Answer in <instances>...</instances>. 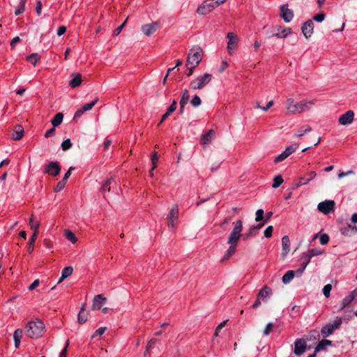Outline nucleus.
Listing matches in <instances>:
<instances>
[{
	"instance_id": "1",
	"label": "nucleus",
	"mask_w": 357,
	"mask_h": 357,
	"mask_svg": "<svg viewBox=\"0 0 357 357\" xmlns=\"http://www.w3.org/2000/svg\"><path fill=\"white\" fill-rule=\"evenodd\" d=\"M242 231L243 221L241 220H238L234 222V226L229 236L227 243L229 245V247L225 252L222 259V261L227 260L235 253L238 242L241 238Z\"/></svg>"
},
{
	"instance_id": "2",
	"label": "nucleus",
	"mask_w": 357,
	"mask_h": 357,
	"mask_svg": "<svg viewBox=\"0 0 357 357\" xmlns=\"http://www.w3.org/2000/svg\"><path fill=\"white\" fill-rule=\"evenodd\" d=\"M45 326L40 319L28 321L24 326L25 335L31 339H38L45 333Z\"/></svg>"
},
{
	"instance_id": "3",
	"label": "nucleus",
	"mask_w": 357,
	"mask_h": 357,
	"mask_svg": "<svg viewBox=\"0 0 357 357\" xmlns=\"http://www.w3.org/2000/svg\"><path fill=\"white\" fill-rule=\"evenodd\" d=\"M314 104V100H303L296 102L292 98H289L287 99L285 106L289 114H295L309 110Z\"/></svg>"
},
{
	"instance_id": "4",
	"label": "nucleus",
	"mask_w": 357,
	"mask_h": 357,
	"mask_svg": "<svg viewBox=\"0 0 357 357\" xmlns=\"http://www.w3.org/2000/svg\"><path fill=\"white\" fill-rule=\"evenodd\" d=\"M202 50L199 47H192L188 53L186 67L190 70L188 76L192 75V70L199 65L202 60Z\"/></svg>"
},
{
	"instance_id": "5",
	"label": "nucleus",
	"mask_w": 357,
	"mask_h": 357,
	"mask_svg": "<svg viewBox=\"0 0 357 357\" xmlns=\"http://www.w3.org/2000/svg\"><path fill=\"white\" fill-rule=\"evenodd\" d=\"M212 75L209 73L197 77L190 82V87L194 90L202 89L206 86L211 80Z\"/></svg>"
},
{
	"instance_id": "6",
	"label": "nucleus",
	"mask_w": 357,
	"mask_h": 357,
	"mask_svg": "<svg viewBox=\"0 0 357 357\" xmlns=\"http://www.w3.org/2000/svg\"><path fill=\"white\" fill-rule=\"evenodd\" d=\"M342 323V318L337 317L333 323H328L324 326L321 330V334L323 337H327L333 334V332L340 326Z\"/></svg>"
},
{
	"instance_id": "7",
	"label": "nucleus",
	"mask_w": 357,
	"mask_h": 357,
	"mask_svg": "<svg viewBox=\"0 0 357 357\" xmlns=\"http://www.w3.org/2000/svg\"><path fill=\"white\" fill-rule=\"evenodd\" d=\"M226 0L208 1L204 2L197 10L199 15H206L211 12L215 7L223 3Z\"/></svg>"
},
{
	"instance_id": "8",
	"label": "nucleus",
	"mask_w": 357,
	"mask_h": 357,
	"mask_svg": "<svg viewBox=\"0 0 357 357\" xmlns=\"http://www.w3.org/2000/svg\"><path fill=\"white\" fill-rule=\"evenodd\" d=\"M29 225L31 229L33 230V235H31V237L30 238L29 241L28 252L29 253H32L33 251V245L38 234L40 222L38 221H35L32 215L29 218Z\"/></svg>"
},
{
	"instance_id": "9",
	"label": "nucleus",
	"mask_w": 357,
	"mask_h": 357,
	"mask_svg": "<svg viewBox=\"0 0 357 357\" xmlns=\"http://www.w3.org/2000/svg\"><path fill=\"white\" fill-rule=\"evenodd\" d=\"M335 203L333 200H325L318 204L317 209L324 214H329L335 211Z\"/></svg>"
},
{
	"instance_id": "10",
	"label": "nucleus",
	"mask_w": 357,
	"mask_h": 357,
	"mask_svg": "<svg viewBox=\"0 0 357 357\" xmlns=\"http://www.w3.org/2000/svg\"><path fill=\"white\" fill-rule=\"evenodd\" d=\"M298 148V144H294L286 148V149L281 153L280 155L276 156L274 159V162L275 163H278L284 160L287 158H288L291 154L294 153L297 149Z\"/></svg>"
},
{
	"instance_id": "11",
	"label": "nucleus",
	"mask_w": 357,
	"mask_h": 357,
	"mask_svg": "<svg viewBox=\"0 0 357 357\" xmlns=\"http://www.w3.org/2000/svg\"><path fill=\"white\" fill-rule=\"evenodd\" d=\"M306 341L303 338L296 339L294 342V353L296 356H301L306 350Z\"/></svg>"
},
{
	"instance_id": "12",
	"label": "nucleus",
	"mask_w": 357,
	"mask_h": 357,
	"mask_svg": "<svg viewBox=\"0 0 357 357\" xmlns=\"http://www.w3.org/2000/svg\"><path fill=\"white\" fill-rule=\"evenodd\" d=\"M280 16L285 22H289L294 17V13L288 8L287 4H283L280 6Z\"/></svg>"
},
{
	"instance_id": "13",
	"label": "nucleus",
	"mask_w": 357,
	"mask_h": 357,
	"mask_svg": "<svg viewBox=\"0 0 357 357\" xmlns=\"http://www.w3.org/2000/svg\"><path fill=\"white\" fill-rule=\"evenodd\" d=\"M61 172V167L57 162H50L45 169V172L50 175L56 176Z\"/></svg>"
},
{
	"instance_id": "14",
	"label": "nucleus",
	"mask_w": 357,
	"mask_h": 357,
	"mask_svg": "<svg viewBox=\"0 0 357 357\" xmlns=\"http://www.w3.org/2000/svg\"><path fill=\"white\" fill-rule=\"evenodd\" d=\"M229 39L227 43V50L229 54H232V51L236 49L238 38L233 32H229L227 35Z\"/></svg>"
},
{
	"instance_id": "15",
	"label": "nucleus",
	"mask_w": 357,
	"mask_h": 357,
	"mask_svg": "<svg viewBox=\"0 0 357 357\" xmlns=\"http://www.w3.org/2000/svg\"><path fill=\"white\" fill-rule=\"evenodd\" d=\"M354 118V113L351 110H349L339 118V123L341 125L347 126L352 123Z\"/></svg>"
},
{
	"instance_id": "16",
	"label": "nucleus",
	"mask_w": 357,
	"mask_h": 357,
	"mask_svg": "<svg viewBox=\"0 0 357 357\" xmlns=\"http://www.w3.org/2000/svg\"><path fill=\"white\" fill-rule=\"evenodd\" d=\"M178 209L176 206H174L168 215V227L173 228L178 219Z\"/></svg>"
},
{
	"instance_id": "17",
	"label": "nucleus",
	"mask_w": 357,
	"mask_h": 357,
	"mask_svg": "<svg viewBox=\"0 0 357 357\" xmlns=\"http://www.w3.org/2000/svg\"><path fill=\"white\" fill-rule=\"evenodd\" d=\"M313 29H314V23L310 20L304 22L301 27L302 32H303V35L305 36V38H307L312 35V33L313 32Z\"/></svg>"
},
{
	"instance_id": "18",
	"label": "nucleus",
	"mask_w": 357,
	"mask_h": 357,
	"mask_svg": "<svg viewBox=\"0 0 357 357\" xmlns=\"http://www.w3.org/2000/svg\"><path fill=\"white\" fill-rule=\"evenodd\" d=\"M158 26V24L157 22L145 24L142 26V31L144 35L149 36L156 31Z\"/></svg>"
},
{
	"instance_id": "19",
	"label": "nucleus",
	"mask_w": 357,
	"mask_h": 357,
	"mask_svg": "<svg viewBox=\"0 0 357 357\" xmlns=\"http://www.w3.org/2000/svg\"><path fill=\"white\" fill-rule=\"evenodd\" d=\"M107 298L102 294L96 295L93 301L92 310H96L100 309L101 306L105 303Z\"/></svg>"
},
{
	"instance_id": "20",
	"label": "nucleus",
	"mask_w": 357,
	"mask_h": 357,
	"mask_svg": "<svg viewBox=\"0 0 357 357\" xmlns=\"http://www.w3.org/2000/svg\"><path fill=\"white\" fill-rule=\"evenodd\" d=\"M282 255L285 257L290 251V240L288 236L282 238Z\"/></svg>"
},
{
	"instance_id": "21",
	"label": "nucleus",
	"mask_w": 357,
	"mask_h": 357,
	"mask_svg": "<svg viewBox=\"0 0 357 357\" xmlns=\"http://www.w3.org/2000/svg\"><path fill=\"white\" fill-rule=\"evenodd\" d=\"M176 101L174 100L171 105L168 107L167 112L162 115L160 124L165 121L168 116L176 110Z\"/></svg>"
},
{
	"instance_id": "22",
	"label": "nucleus",
	"mask_w": 357,
	"mask_h": 357,
	"mask_svg": "<svg viewBox=\"0 0 357 357\" xmlns=\"http://www.w3.org/2000/svg\"><path fill=\"white\" fill-rule=\"evenodd\" d=\"M333 344L331 340H322L320 341L318 344L314 348L315 353L323 351L326 349L327 346H331Z\"/></svg>"
},
{
	"instance_id": "23",
	"label": "nucleus",
	"mask_w": 357,
	"mask_h": 357,
	"mask_svg": "<svg viewBox=\"0 0 357 357\" xmlns=\"http://www.w3.org/2000/svg\"><path fill=\"white\" fill-rule=\"evenodd\" d=\"M272 294V290L270 287L267 286H264L259 292L258 295L259 298L262 299L268 298Z\"/></svg>"
},
{
	"instance_id": "24",
	"label": "nucleus",
	"mask_w": 357,
	"mask_h": 357,
	"mask_svg": "<svg viewBox=\"0 0 357 357\" xmlns=\"http://www.w3.org/2000/svg\"><path fill=\"white\" fill-rule=\"evenodd\" d=\"M82 82L81 74H76L74 77L69 82V85L72 88H75L81 84Z\"/></svg>"
},
{
	"instance_id": "25",
	"label": "nucleus",
	"mask_w": 357,
	"mask_h": 357,
	"mask_svg": "<svg viewBox=\"0 0 357 357\" xmlns=\"http://www.w3.org/2000/svg\"><path fill=\"white\" fill-rule=\"evenodd\" d=\"M324 252V250L319 248H312L308 250V260L310 262L311 259L313 257L319 256Z\"/></svg>"
},
{
	"instance_id": "26",
	"label": "nucleus",
	"mask_w": 357,
	"mask_h": 357,
	"mask_svg": "<svg viewBox=\"0 0 357 357\" xmlns=\"http://www.w3.org/2000/svg\"><path fill=\"white\" fill-rule=\"evenodd\" d=\"M295 273L294 271H288L282 278V281L284 284L289 283L294 278Z\"/></svg>"
},
{
	"instance_id": "27",
	"label": "nucleus",
	"mask_w": 357,
	"mask_h": 357,
	"mask_svg": "<svg viewBox=\"0 0 357 357\" xmlns=\"http://www.w3.org/2000/svg\"><path fill=\"white\" fill-rule=\"evenodd\" d=\"M16 128L12 137L15 140H20L24 135V129L21 126H17Z\"/></svg>"
},
{
	"instance_id": "28",
	"label": "nucleus",
	"mask_w": 357,
	"mask_h": 357,
	"mask_svg": "<svg viewBox=\"0 0 357 357\" xmlns=\"http://www.w3.org/2000/svg\"><path fill=\"white\" fill-rule=\"evenodd\" d=\"M190 98V93L189 91L187 89H185L183 92L182 97L180 100V106L181 107H185V106L187 105L188 100Z\"/></svg>"
},
{
	"instance_id": "29",
	"label": "nucleus",
	"mask_w": 357,
	"mask_h": 357,
	"mask_svg": "<svg viewBox=\"0 0 357 357\" xmlns=\"http://www.w3.org/2000/svg\"><path fill=\"white\" fill-rule=\"evenodd\" d=\"M344 234H352L357 232V227L351 224H348L346 227L342 229Z\"/></svg>"
},
{
	"instance_id": "30",
	"label": "nucleus",
	"mask_w": 357,
	"mask_h": 357,
	"mask_svg": "<svg viewBox=\"0 0 357 357\" xmlns=\"http://www.w3.org/2000/svg\"><path fill=\"white\" fill-rule=\"evenodd\" d=\"M63 119V114L60 112L57 113L51 121L53 127L59 126L62 123Z\"/></svg>"
},
{
	"instance_id": "31",
	"label": "nucleus",
	"mask_w": 357,
	"mask_h": 357,
	"mask_svg": "<svg viewBox=\"0 0 357 357\" xmlns=\"http://www.w3.org/2000/svg\"><path fill=\"white\" fill-rule=\"evenodd\" d=\"M354 299L355 298L354 297L353 295H351V293L349 294V295L344 297L342 301V307L340 309V311L342 310L344 307L348 306Z\"/></svg>"
},
{
	"instance_id": "32",
	"label": "nucleus",
	"mask_w": 357,
	"mask_h": 357,
	"mask_svg": "<svg viewBox=\"0 0 357 357\" xmlns=\"http://www.w3.org/2000/svg\"><path fill=\"white\" fill-rule=\"evenodd\" d=\"M257 231L252 226L243 235L241 234L243 241L249 239L250 237L255 236L257 234Z\"/></svg>"
},
{
	"instance_id": "33",
	"label": "nucleus",
	"mask_w": 357,
	"mask_h": 357,
	"mask_svg": "<svg viewBox=\"0 0 357 357\" xmlns=\"http://www.w3.org/2000/svg\"><path fill=\"white\" fill-rule=\"evenodd\" d=\"M291 33V29L290 28H285L281 32H278L273 34V36L278 38H286Z\"/></svg>"
},
{
	"instance_id": "34",
	"label": "nucleus",
	"mask_w": 357,
	"mask_h": 357,
	"mask_svg": "<svg viewBox=\"0 0 357 357\" xmlns=\"http://www.w3.org/2000/svg\"><path fill=\"white\" fill-rule=\"evenodd\" d=\"M215 135V132L213 130H208L202 137V143L206 144L209 143Z\"/></svg>"
},
{
	"instance_id": "35",
	"label": "nucleus",
	"mask_w": 357,
	"mask_h": 357,
	"mask_svg": "<svg viewBox=\"0 0 357 357\" xmlns=\"http://www.w3.org/2000/svg\"><path fill=\"white\" fill-rule=\"evenodd\" d=\"M65 236L72 243H75L77 241V238L75 234L70 230H65Z\"/></svg>"
},
{
	"instance_id": "36",
	"label": "nucleus",
	"mask_w": 357,
	"mask_h": 357,
	"mask_svg": "<svg viewBox=\"0 0 357 357\" xmlns=\"http://www.w3.org/2000/svg\"><path fill=\"white\" fill-rule=\"evenodd\" d=\"M26 0H20L18 8L15 10L16 15H21L25 10Z\"/></svg>"
},
{
	"instance_id": "37",
	"label": "nucleus",
	"mask_w": 357,
	"mask_h": 357,
	"mask_svg": "<svg viewBox=\"0 0 357 357\" xmlns=\"http://www.w3.org/2000/svg\"><path fill=\"white\" fill-rule=\"evenodd\" d=\"M308 178L305 181L304 183H301V181H298L296 186L300 187L303 185L308 183L311 180L316 177L317 174L314 172H310L307 174Z\"/></svg>"
},
{
	"instance_id": "38",
	"label": "nucleus",
	"mask_w": 357,
	"mask_h": 357,
	"mask_svg": "<svg viewBox=\"0 0 357 357\" xmlns=\"http://www.w3.org/2000/svg\"><path fill=\"white\" fill-rule=\"evenodd\" d=\"M40 59V56L37 53H33L27 57V61L36 66L38 61Z\"/></svg>"
},
{
	"instance_id": "39",
	"label": "nucleus",
	"mask_w": 357,
	"mask_h": 357,
	"mask_svg": "<svg viewBox=\"0 0 357 357\" xmlns=\"http://www.w3.org/2000/svg\"><path fill=\"white\" fill-rule=\"evenodd\" d=\"M284 180L280 175L275 176L273 179V183L272 185L273 188H278L282 183Z\"/></svg>"
},
{
	"instance_id": "40",
	"label": "nucleus",
	"mask_w": 357,
	"mask_h": 357,
	"mask_svg": "<svg viewBox=\"0 0 357 357\" xmlns=\"http://www.w3.org/2000/svg\"><path fill=\"white\" fill-rule=\"evenodd\" d=\"M86 320H87V318H86V315L85 314V310H84V308L83 306L78 314V321L79 324H84L86 321Z\"/></svg>"
},
{
	"instance_id": "41",
	"label": "nucleus",
	"mask_w": 357,
	"mask_h": 357,
	"mask_svg": "<svg viewBox=\"0 0 357 357\" xmlns=\"http://www.w3.org/2000/svg\"><path fill=\"white\" fill-rule=\"evenodd\" d=\"M114 182V179L112 178H108L105 183L102 185L101 191L105 192L106 191L109 192L110 190V185Z\"/></svg>"
},
{
	"instance_id": "42",
	"label": "nucleus",
	"mask_w": 357,
	"mask_h": 357,
	"mask_svg": "<svg viewBox=\"0 0 357 357\" xmlns=\"http://www.w3.org/2000/svg\"><path fill=\"white\" fill-rule=\"evenodd\" d=\"M73 268L72 266H67L64 268L61 272V275H63V278H67L70 276L73 273Z\"/></svg>"
},
{
	"instance_id": "43",
	"label": "nucleus",
	"mask_w": 357,
	"mask_h": 357,
	"mask_svg": "<svg viewBox=\"0 0 357 357\" xmlns=\"http://www.w3.org/2000/svg\"><path fill=\"white\" fill-rule=\"evenodd\" d=\"M309 264V260L307 261L306 262H303L301 266L294 271L295 275L298 277L301 276Z\"/></svg>"
},
{
	"instance_id": "44",
	"label": "nucleus",
	"mask_w": 357,
	"mask_h": 357,
	"mask_svg": "<svg viewBox=\"0 0 357 357\" xmlns=\"http://www.w3.org/2000/svg\"><path fill=\"white\" fill-rule=\"evenodd\" d=\"M312 130V128L310 126H307L306 128H301L300 130H298L296 134V137H302L305 134L310 132Z\"/></svg>"
},
{
	"instance_id": "45",
	"label": "nucleus",
	"mask_w": 357,
	"mask_h": 357,
	"mask_svg": "<svg viewBox=\"0 0 357 357\" xmlns=\"http://www.w3.org/2000/svg\"><path fill=\"white\" fill-rule=\"evenodd\" d=\"M98 101V98H96L93 101H92L90 103L85 104L82 108L85 112L91 110L93 106L96 104V102Z\"/></svg>"
},
{
	"instance_id": "46",
	"label": "nucleus",
	"mask_w": 357,
	"mask_h": 357,
	"mask_svg": "<svg viewBox=\"0 0 357 357\" xmlns=\"http://www.w3.org/2000/svg\"><path fill=\"white\" fill-rule=\"evenodd\" d=\"M190 103L193 107H199L202 104L201 98L197 95H195L190 100Z\"/></svg>"
},
{
	"instance_id": "47",
	"label": "nucleus",
	"mask_w": 357,
	"mask_h": 357,
	"mask_svg": "<svg viewBox=\"0 0 357 357\" xmlns=\"http://www.w3.org/2000/svg\"><path fill=\"white\" fill-rule=\"evenodd\" d=\"M331 289H332V285L330 284H326L324 287L322 291H323L324 295L326 298H328L330 296Z\"/></svg>"
},
{
	"instance_id": "48",
	"label": "nucleus",
	"mask_w": 357,
	"mask_h": 357,
	"mask_svg": "<svg viewBox=\"0 0 357 357\" xmlns=\"http://www.w3.org/2000/svg\"><path fill=\"white\" fill-rule=\"evenodd\" d=\"M158 158H159V156L158 155V153L154 151L151 156V162L153 165L152 170H154L155 169Z\"/></svg>"
},
{
	"instance_id": "49",
	"label": "nucleus",
	"mask_w": 357,
	"mask_h": 357,
	"mask_svg": "<svg viewBox=\"0 0 357 357\" xmlns=\"http://www.w3.org/2000/svg\"><path fill=\"white\" fill-rule=\"evenodd\" d=\"M227 322V320H225L222 322H221L215 328V333H214V337H218L219 335V333L222 330V328L226 325Z\"/></svg>"
},
{
	"instance_id": "50",
	"label": "nucleus",
	"mask_w": 357,
	"mask_h": 357,
	"mask_svg": "<svg viewBox=\"0 0 357 357\" xmlns=\"http://www.w3.org/2000/svg\"><path fill=\"white\" fill-rule=\"evenodd\" d=\"M72 146V143L70 139L64 140L61 144V148L63 151L69 149Z\"/></svg>"
},
{
	"instance_id": "51",
	"label": "nucleus",
	"mask_w": 357,
	"mask_h": 357,
	"mask_svg": "<svg viewBox=\"0 0 357 357\" xmlns=\"http://www.w3.org/2000/svg\"><path fill=\"white\" fill-rule=\"evenodd\" d=\"M264 218V210H263V209H261V208L258 209V210L256 211V218H255V220H256L257 222H260V221H261Z\"/></svg>"
},
{
	"instance_id": "52",
	"label": "nucleus",
	"mask_w": 357,
	"mask_h": 357,
	"mask_svg": "<svg viewBox=\"0 0 357 357\" xmlns=\"http://www.w3.org/2000/svg\"><path fill=\"white\" fill-rule=\"evenodd\" d=\"M273 328V323L269 322L268 324H267V325L266 326V327L263 331L264 335H265V336L268 335L270 334L271 331H272Z\"/></svg>"
},
{
	"instance_id": "53",
	"label": "nucleus",
	"mask_w": 357,
	"mask_h": 357,
	"mask_svg": "<svg viewBox=\"0 0 357 357\" xmlns=\"http://www.w3.org/2000/svg\"><path fill=\"white\" fill-rule=\"evenodd\" d=\"M106 330H107L106 327H100V328H99L92 335L91 339L95 338L97 335H102L105 332Z\"/></svg>"
},
{
	"instance_id": "54",
	"label": "nucleus",
	"mask_w": 357,
	"mask_h": 357,
	"mask_svg": "<svg viewBox=\"0 0 357 357\" xmlns=\"http://www.w3.org/2000/svg\"><path fill=\"white\" fill-rule=\"evenodd\" d=\"M319 241L321 245H326L329 241V236L326 234H323L319 237Z\"/></svg>"
},
{
	"instance_id": "55",
	"label": "nucleus",
	"mask_w": 357,
	"mask_h": 357,
	"mask_svg": "<svg viewBox=\"0 0 357 357\" xmlns=\"http://www.w3.org/2000/svg\"><path fill=\"white\" fill-rule=\"evenodd\" d=\"M66 183V181H64L63 179L57 183L56 188H54V191L56 192H60L61 190H63L64 188Z\"/></svg>"
},
{
	"instance_id": "56",
	"label": "nucleus",
	"mask_w": 357,
	"mask_h": 357,
	"mask_svg": "<svg viewBox=\"0 0 357 357\" xmlns=\"http://www.w3.org/2000/svg\"><path fill=\"white\" fill-rule=\"evenodd\" d=\"M23 334V331L21 328H17L13 334V338L17 340H21Z\"/></svg>"
},
{
	"instance_id": "57",
	"label": "nucleus",
	"mask_w": 357,
	"mask_h": 357,
	"mask_svg": "<svg viewBox=\"0 0 357 357\" xmlns=\"http://www.w3.org/2000/svg\"><path fill=\"white\" fill-rule=\"evenodd\" d=\"M274 104L273 100H270L265 107L260 106L259 104L257 105V107L259 108L264 111H267L270 109Z\"/></svg>"
},
{
	"instance_id": "58",
	"label": "nucleus",
	"mask_w": 357,
	"mask_h": 357,
	"mask_svg": "<svg viewBox=\"0 0 357 357\" xmlns=\"http://www.w3.org/2000/svg\"><path fill=\"white\" fill-rule=\"evenodd\" d=\"M325 19V14L324 13H321L315 16H314L313 20L317 22H321Z\"/></svg>"
},
{
	"instance_id": "59",
	"label": "nucleus",
	"mask_w": 357,
	"mask_h": 357,
	"mask_svg": "<svg viewBox=\"0 0 357 357\" xmlns=\"http://www.w3.org/2000/svg\"><path fill=\"white\" fill-rule=\"evenodd\" d=\"M273 229V226H268L264 231V236L270 238L272 236Z\"/></svg>"
},
{
	"instance_id": "60",
	"label": "nucleus",
	"mask_w": 357,
	"mask_h": 357,
	"mask_svg": "<svg viewBox=\"0 0 357 357\" xmlns=\"http://www.w3.org/2000/svg\"><path fill=\"white\" fill-rule=\"evenodd\" d=\"M126 23V20L119 26H118L114 31V33L113 34L114 36H118L119 35V33H121V31H122L123 28L124 27L125 24Z\"/></svg>"
},
{
	"instance_id": "61",
	"label": "nucleus",
	"mask_w": 357,
	"mask_h": 357,
	"mask_svg": "<svg viewBox=\"0 0 357 357\" xmlns=\"http://www.w3.org/2000/svg\"><path fill=\"white\" fill-rule=\"evenodd\" d=\"M231 220V217H226L225 218V220L220 224L221 228L225 229L226 227L230 223Z\"/></svg>"
},
{
	"instance_id": "62",
	"label": "nucleus",
	"mask_w": 357,
	"mask_h": 357,
	"mask_svg": "<svg viewBox=\"0 0 357 357\" xmlns=\"http://www.w3.org/2000/svg\"><path fill=\"white\" fill-rule=\"evenodd\" d=\"M157 341L158 340L155 338L150 340L146 346L147 351L151 349L155 345V344L157 342Z\"/></svg>"
},
{
	"instance_id": "63",
	"label": "nucleus",
	"mask_w": 357,
	"mask_h": 357,
	"mask_svg": "<svg viewBox=\"0 0 357 357\" xmlns=\"http://www.w3.org/2000/svg\"><path fill=\"white\" fill-rule=\"evenodd\" d=\"M36 12L38 15H40L41 14V12H42V2L40 0H38L37 1V3H36Z\"/></svg>"
},
{
	"instance_id": "64",
	"label": "nucleus",
	"mask_w": 357,
	"mask_h": 357,
	"mask_svg": "<svg viewBox=\"0 0 357 357\" xmlns=\"http://www.w3.org/2000/svg\"><path fill=\"white\" fill-rule=\"evenodd\" d=\"M68 345H69V340H68L66 342L65 348L59 354V357H66L67 348H68Z\"/></svg>"
}]
</instances>
